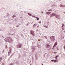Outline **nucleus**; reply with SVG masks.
Returning a JSON list of instances; mask_svg holds the SVG:
<instances>
[{"instance_id":"1","label":"nucleus","mask_w":65,"mask_h":65,"mask_svg":"<svg viewBox=\"0 0 65 65\" xmlns=\"http://www.w3.org/2000/svg\"><path fill=\"white\" fill-rule=\"evenodd\" d=\"M6 39L7 40V41L9 42H10L12 41V40L11 38L10 37H8L6 38Z\"/></svg>"},{"instance_id":"2","label":"nucleus","mask_w":65,"mask_h":65,"mask_svg":"<svg viewBox=\"0 0 65 65\" xmlns=\"http://www.w3.org/2000/svg\"><path fill=\"white\" fill-rule=\"evenodd\" d=\"M51 39L52 40V41H54L55 40V37L54 36L51 37Z\"/></svg>"},{"instance_id":"3","label":"nucleus","mask_w":65,"mask_h":65,"mask_svg":"<svg viewBox=\"0 0 65 65\" xmlns=\"http://www.w3.org/2000/svg\"><path fill=\"white\" fill-rule=\"evenodd\" d=\"M46 14H48V15H50V13H52V12H46Z\"/></svg>"},{"instance_id":"4","label":"nucleus","mask_w":65,"mask_h":65,"mask_svg":"<svg viewBox=\"0 0 65 65\" xmlns=\"http://www.w3.org/2000/svg\"><path fill=\"white\" fill-rule=\"evenodd\" d=\"M21 45H17V48H21Z\"/></svg>"},{"instance_id":"5","label":"nucleus","mask_w":65,"mask_h":65,"mask_svg":"<svg viewBox=\"0 0 65 65\" xmlns=\"http://www.w3.org/2000/svg\"><path fill=\"white\" fill-rule=\"evenodd\" d=\"M51 15H52L51 16H50L51 18L52 17H53V16H55V14H54V13H53L51 14Z\"/></svg>"},{"instance_id":"6","label":"nucleus","mask_w":65,"mask_h":65,"mask_svg":"<svg viewBox=\"0 0 65 65\" xmlns=\"http://www.w3.org/2000/svg\"><path fill=\"white\" fill-rule=\"evenodd\" d=\"M57 45V42H56L54 44V45L53 46V47H55V46H56Z\"/></svg>"},{"instance_id":"7","label":"nucleus","mask_w":65,"mask_h":65,"mask_svg":"<svg viewBox=\"0 0 65 65\" xmlns=\"http://www.w3.org/2000/svg\"><path fill=\"white\" fill-rule=\"evenodd\" d=\"M54 61L55 63H56V62H58V60H57L56 59L54 60Z\"/></svg>"},{"instance_id":"8","label":"nucleus","mask_w":65,"mask_h":65,"mask_svg":"<svg viewBox=\"0 0 65 65\" xmlns=\"http://www.w3.org/2000/svg\"><path fill=\"white\" fill-rule=\"evenodd\" d=\"M30 33L31 34H32L34 33V31H30Z\"/></svg>"},{"instance_id":"9","label":"nucleus","mask_w":65,"mask_h":65,"mask_svg":"<svg viewBox=\"0 0 65 65\" xmlns=\"http://www.w3.org/2000/svg\"><path fill=\"white\" fill-rule=\"evenodd\" d=\"M47 48H49V47H50V45H47Z\"/></svg>"},{"instance_id":"10","label":"nucleus","mask_w":65,"mask_h":65,"mask_svg":"<svg viewBox=\"0 0 65 65\" xmlns=\"http://www.w3.org/2000/svg\"><path fill=\"white\" fill-rule=\"evenodd\" d=\"M2 57H0V62L1 61V60H2Z\"/></svg>"},{"instance_id":"11","label":"nucleus","mask_w":65,"mask_h":65,"mask_svg":"<svg viewBox=\"0 0 65 65\" xmlns=\"http://www.w3.org/2000/svg\"><path fill=\"white\" fill-rule=\"evenodd\" d=\"M28 14L29 15H30V16H31L32 15V14L30 13H28Z\"/></svg>"},{"instance_id":"12","label":"nucleus","mask_w":65,"mask_h":65,"mask_svg":"<svg viewBox=\"0 0 65 65\" xmlns=\"http://www.w3.org/2000/svg\"><path fill=\"white\" fill-rule=\"evenodd\" d=\"M59 57V55H57V56H56L55 57V59H57V58Z\"/></svg>"},{"instance_id":"13","label":"nucleus","mask_w":65,"mask_h":65,"mask_svg":"<svg viewBox=\"0 0 65 65\" xmlns=\"http://www.w3.org/2000/svg\"><path fill=\"white\" fill-rule=\"evenodd\" d=\"M33 28H35V24H34L33 25Z\"/></svg>"},{"instance_id":"14","label":"nucleus","mask_w":65,"mask_h":65,"mask_svg":"<svg viewBox=\"0 0 65 65\" xmlns=\"http://www.w3.org/2000/svg\"><path fill=\"white\" fill-rule=\"evenodd\" d=\"M11 53V51L10 50L8 52V54H9Z\"/></svg>"},{"instance_id":"15","label":"nucleus","mask_w":65,"mask_h":65,"mask_svg":"<svg viewBox=\"0 0 65 65\" xmlns=\"http://www.w3.org/2000/svg\"><path fill=\"white\" fill-rule=\"evenodd\" d=\"M45 27V28H48V27H47V26H44Z\"/></svg>"},{"instance_id":"16","label":"nucleus","mask_w":65,"mask_h":65,"mask_svg":"<svg viewBox=\"0 0 65 65\" xmlns=\"http://www.w3.org/2000/svg\"><path fill=\"white\" fill-rule=\"evenodd\" d=\"M64 24H62V27H64Z\"/></svg>"},{"instance_id":"17","label":"nucleus","mask_w":65,"mask_h":65,"mask_svg":"<svg viewBox=\"0 0 65 65\" xmlns=\"http://www.w3.org/2000/svg\"><path fill=\"white\" fill-rule=\"evenodd\" d=\"M14 17H16V16H15V15H13V18H14Z\"/></svg>"},{"instance_id":"18","label":"nucleus","mask_w":65,"mask_h":65,"mask_svg":"<svg viewBox=\"0 0 65 65\" xmlns=\"http://www.w3.org/2000/svg\"><path fill=\"white\" fill-rule=\"evenodd\" d=\"M36 18L37 19V20H39V18L37 17H36Z\"/></svg>"},{"instance_id":"19","label":"nucleus","mask_w":65,"mask_h":65,"mask_svg":"<svg viewBox=\"0 0 65 65\" xmlns=\"http://www.w3.org/2000/svg\"><path fill=\"white\" fill-rule=\"evenodd\" d=\"M62 30H65V29H64V27H63L62 28Z\"/></svg>"},{"instance_id":"20","label":"nucleus","mask_w":65,"mask_h":65,"mask_svg":"<svg viewBox=\"0 0 65 65\" xmlns=\"http://www.w3.org/2000/svg\"><path fill=\"white\" fill-rule=\"evenodd\" d=\"M48 10V11H52V10Z\"/></svg>"},{"instance_id":"21","label":"nucleus","mask_w":65,"mask_h":65,"mask_svg":"<svg viewBox=\"0 0 65 65\" xmlns=\"http://www.w3.org/2000/svg\"><path fill=\"white\" fill-rule=\"evenodd\" d=\"M63 48H64V49H65V45L63 47Z\"/></svg>"},{"instance_id":"22","label":"nucleus","mask_w":65,"mask_h":65,"mask_svg":"<svg viewBox=\"0 0 65 65\" xmlns=\"http://www.w3.org/2000/svg\"><path fill=\"white\" fill-rule=\"evenodd\" d=\"M32 34V35H33V36H35V35H34V34L33 33V34Z\"/></svg>"},{"instance_id":"23","label":"nucleus","mask_w":65,"mask_h":65,"mask_svg":"<svg viewBox=\"0 0 65 65\" xmlns=\"http://www.w3.org/2000/svg\"><path fill=\"white\" fill-rule=\"evenodd\" d=\"M39 26L38 25V26H37V28H39Z\"/></svg>"},{"instance_id":"24","label":"nucleus","mask_w":65,"mask_h":65,"mask_svg":"<svg viewBox=\"0 0 65 65\" xmlns=\"http://www.w3.org/2000/svg\"><path fill=\"white\" fill-rule=\"evenodd\" d=\"M33 17H34V18H35V16H33Z\"/></svg>"},{"instance_id":"25","label":"nucleus","mask_w":65,"mask_h":65,"mask_svg":"<svg viewBox=\"0 0 65 65\" xmlns=\"http://www.w3.org/2000/svg\"><path fill=\"white\" fill-rule=\"evenodd\" d=\"M56 53H57V52H54V54H56Z\"/></svg>"},{"instance_id":"26","label":"nucleus","mask_w":65,"mask_h":65,"mask_svg":"<svg viewBox=\"0 0 65 65\" xmlns=\"http://www.w3.org/2000/svg\"><path fill=\"white\" fill-rule=\"evenodd\" d=\"M51 61H53V62H54V60H51Z\"/></svg>"},{"instance_id":"27","label":"nucleus","mask_w":65,"mask_h":65,"mask_svg":"<svg viewBox=\"0 0 65 65\" xmlns=\"http://www.w3.org/2000/svg\"><path fill=\"white\" fill-rule=\"evenodd\" d=\"M41 12L42 13H43V11Z\"/></svg>"},{"instance_id":"28","label":"nucleus","mask_w":65,"mask_h":65,"mask_svg":"<svg viewBox=\"0 0 65 65\" xmlns=\"http://www.w3.org/2000/svg\"><path fill=\"white\" fill-rule=\"evenodd\" d=\"M4 65V63H3L2 64V65Z\"/></svg>"},{"instance_id":"29","label":"nucleus","mask_w":65,"mask_h":65,"mask_svg":"<svg viewBox=\"0 0 65 65\" xmlns=\"http://www.w3.org/2000/svg\"><path fill=\"white\" fill-rule=\"evenodd\" d=\"M39 23L40 24L41 23V22H39Z\"/></svg>"},{"instance_id":"30","label":"nucleus","mask_w":65,"mask_h":65,"mask_svg":"<svg viewBox=\"0 0 65 65\" xmlns=\"http://www.w3.org/2000/svg\"><path fill=\"white\" fill-rule=\"evenodd\" d=\"M27 26H28V24H27Z\"/></svg>"},{"instance_id":"31","label":"nucleus","mask_w":65,"mask_h":65,"mask_svg":"<svg viewBox=\"0 0 65 65\" xmlns=\"http://www.w3.org/2000/svg\"><path fill=\"white\" fill-rule=\"evenodd\" d=\"M42 65H43V64H42Z\"/></svg>"},{"instance_id":"32","label":"nucleus","mask_w":65,"mask_h":65,"mask_svg":"<svg viewBox=\"0 0 65 65\" xmlns=\"http://www.w3.org/2000/svg\"><path fill=\"white\" fill-rule=\"evenodd\" d=\"M64 13H65V12H64Z\"/></svg>"},{"instance_id":"33","label":"nucleus","mask_w":65,"mask_h":65,"mask_svg":"<svg viewBox=\"0 0 65 65\" xmlns=\"http://www.w3.org/2000/svg\"><path fill=\"white\" fill-rule=\"evenodd\" d=\"M65 33V32H64Z\"/></svg>"}]
</instances>
